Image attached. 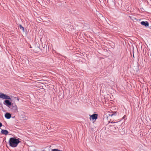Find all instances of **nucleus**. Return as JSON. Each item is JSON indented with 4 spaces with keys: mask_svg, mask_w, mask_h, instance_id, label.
I'll list each match as a JSON object with an SVG mask.
<instances>
[{
    "mask_svg": "<svg viewBox=\"0 0 151 151\" xmlns=\"http://www.w3.org/2000/svg\"><path fill=\"white\" fill-rule=\"evenodd\" d=\"M37 49H38V50H40V48L38 47H37Z\"/></svg>",
    "mask_w": 151,
    "mask_h": 151,
    "instance_id": "11",
    "label": "nucleus"
},
{
    "mask_svg": "<svg viewBox=\"0 0 151 151\" xmlns=\"http://www.w3.org/2000/svg\"><path fill=\"white\" fill-rule=\"evenodd\" d=\"M2 123L0 122V127H1L2 126Z\"/></svg>",
    "mask_w": 151,
    "mask_h": 151,
    "instance_id": "10",
    "label": "nucleus"
},
{
    "mask_svg": "<svg viewBox=\"0 0 151 151\" xmlns=\"http://www.w3.org/2000/svg\"><path fill=\"white\" fill-rule=\"evenodd\" d=\"M12 106L13 108L14 111V112H16L17 111V107L15 104H12Z\"/></svg>",
    "mask_w": 151,
    "mask_h": 151,
    "instance_id": "6",
    "label": "nucleus"
},
{
    "mask_svg": "<svg viewBox=\"0 0 151 151\" xmlns=\"http://www.w3.org/2000/svg\"><path fill=\"white\" fill-rule=\"evenodd\" d=\"M19 28L20 29H22V30H23V31L24 32V27H23L22 26V25H20L19 26Z\"/></svg>",
    "mask_w": 151,
    "mask_h": 151,
    "instance_id": "8",
    "label": "nucleus"
},
{
    "mask_svg": "<svg viewBox=\"0 0 151 151\" xmlns=\"http://www.w3.org/2000/svg\"><path fill=\"white\" fill-rule=\"evenodd\" d=\"M0 98L3 99H6L4 102V104L6 105L7 106H12V104L11 102L8 100L11 99V98L9 96L6 95L2 93H0Z\"/></svg>",
    "mask_w": 151,
    "mask_h": 151,
    "instance_id": "2",
    "label": "nucleus"
},
{
    "mask_svg": "<svg viewBox=\"0 0 151 151\" xmlns=\"http://www.w3.org/2000/svg\"><path fill=\"white\" fill-rule=\"evenodd\" d=\"M51 151H60V150L57 149H52Z\"/></svg>",
    "mask_w": 151,
    "mask_h": 151,
    "instance_id": "9",
    "label": "nucleus"
},
{
    "mask_svg": "<svg viewBox=\"0 0 151 151\" xmlns=\"http://www.w3.org/2000/svg\"><path fill=\"white\" fill-rule=\"evenodd\" d=\"M90 116L92 120H96L98 118V114H94L92 115H90Z\"/></svg>",
    "mask_w": 151,
    "mask_h": 151,
    "instance_id": "3",
    "label": "nucleus"
},
{
    "mask_svg": "<svg viewBox=\"0 0 151 151\" xmlns=\"http://www.w3.org/2000/svg\"><path fill=\"white\" fill-rule=\"evenodd\" d=\"M11 116V114L9 113H6L5 115V117L7 119H10Z\"/></svg>",
    "mask_w": 151,
    "mask_h": 151,
    "instance_id": "7",
    "label": "nucleus"
},
{
    "mask_svg": "<svg viewBox=\"0 0 151 151\" xmlns=\"http://www.w3.org/2000/svg\"><path fill=\"white\" fill-rule=\"evenodd\" d=\"M19 139V138H16L14 137L10 138L9 142V145L12 147H17L20 142Z\"/></svg>",
    "mask_w": 151,
    "mask_h": 151,
    "instance_id": "1",
    "label": "nucleus"
},
{
    "mask_svg": "<svg viewBox=\"0 0 151 151\" xmlns=\"http://www.w3.org/2000/svg\"><path fill=\"white\" fill-rule=\"evenodd\" d=\"M1 132L2 134L7 135L9 133L8 131L6 130H4V129H2Z\"/></svg>",
    "mask_w": 151,
    "mask_h": 151,
    "instance_id": "4",
    "label": "nucleus"
},
{
    "mask_svg": "<svg viewBox=\"0 0 151 151\" xmlns=\"http://www.w3.org/2000/svg\"><path fill=\"white\" fill-rule=\"evenodd\" d=\"M141 24L145 27H147L149 25V23L147 21H142L141 22Z\"/></svg>",
    "mask_w": 151,
    "mask_h": 151,
    "instance_id": "5",
    "label": "nucleus"
}]
</instances>
